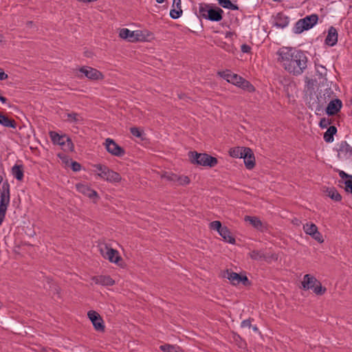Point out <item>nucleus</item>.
Listing matches in <instances>:
<instances>
[{"label": "nucleus", "instance_id": "nucleus-1", "mask_svg": "<svg viewBox=\"0 0 352 352\" xmlns=\"http://www.w3.org/2000/svg\"><path fill=\"white\" fill-rule=\"evenodd\" d=\"M278 62L290 74L301 75L307 67L308 58L306 52L289 47H283L277 52Z\"/></svg>", "mask_w": 352, "mask_h": 352}, {"label": "nucleus", "instance_id": "nucleus-2", "mask_svg": "<svg viewBox=\"0 0 352 352\" xmlns=\"http://www.w3.org/2000/svg\"><path fill=\"white\" fill-rule=\"evenodd\" d=\"M190 161L193 164L210 168L214 167L218 164V160L207 153H199L197 151H190L188 153Z\"/></svg>", "mask_w": 352, "mask_h": 352}, {"label": "nucleus", "instance_id": "nucleus-3", "mask_svg": "<svg viewBox=\"0 0 352 352\" xmlns=\"http://www.w3.org/2000/svg\"><path fill=\"white\" fill-rule=\"evenodd\" d=\"M10 201V185L8 180L3 182L2 196L0 199V226H1Z\"/></svg>", "mask_w": 352, "mask_h": 352}, {"label": "nucleus", "instance_id": "nucleus-4", "mask_svg": "<svg viewBox=\"0 0 352 352\" xmlns=\"http://www.w3.org/2000/svg\"><path fill=\"white\" fill-rule=\"evenodd\" d=\"M79 72L82 74L81 76H78V77L80 78H82L83 76L91 80H102L104 78V75L101 72L91 67H81L79 69Z\"/></svg>", "mask_w": 352, "mask_h": 352}, {"label": "nucleus", "instance_id": "nucleus-5", "mask_svg": "<svg viewBox=\"0 0 352 352\" xmlns=\"http://www.w3.org/2000/svg\"><path fill=\"white\" fill-rule=\"evenodd\" d=\"M224 277H226L230 283L234 285H237L241 283L244 286H249L251 285L250 281L245 275H241L232 270H226Z\"/></svg>", "mask_w": 352, "mask_h": 352}, {"label": "nucleus", "instance_id": "nucleus-6", "mask_svg": "<svg viewBox=\"0 0 352 352\" xmlns=\"http://www.w3.org/2000/svg\"><path fill=\"white\" fill-rule=\"evenodd\" d=\"M104 144L107 152L112 155L116 157H122L125 154L124 149L111 138H107Z\"/></svg>", "mask_w": 352, "mask_h": 352}, {"label": "nucleus", "instance_id": "nucleus-7", "mask_svg": "<svg viewBox=\"0 0 352 352\" xmlns=\"http://www.w3.org/2000/svg\"><path fill=\"white\" fill-rule=\"evenodd\" d=\"M87 316L97 331L102 332L104 331L103 320L98 312L91 310L88 311Z\"/></svg>", "mask_w": 352, "mask_h": 352}, {"label": "nucleus", "instance_id": "nucleus-8", "mask_svg": "<svg viewBox=\"0 0 352 352\" xmlns=\"http://www.w3.org/2000/svg\"><path fill=\"white\" fill-rule=\"evenodd\" d=\"M241 158L243 159L244 164L247 169L252 170L254 168L256 164L255 157L250 148L245 147Z\"/></svg>", "mask_w": 352, "mask_h": 352}, {"label": "nucleus", "instance_id": "nucleus-9", "mask_svg": "<svg viewBox=\"0 0 352 352\" xmlns=\"http://www.w3.org/2000/svg\"><path fill=\"white\" fill-rule=\"evenodd\" d=\"M223 11L222 9H221L219 7L214 6L209 8V10H208L207 14L204 15L203 14V18L211 21H216L219 22L222 20L223 19Z\"/></svg>", "mask_w": 352, "mask_h": 352}, {"label": "nucleus", "instance_id": "nucleus-10", "mask_svg": "<svg viewBox=\"0 0 352 352\" xmlns=\"http://www.w3.org/2000/svg\"><path fill=\"white\" fill-rule=\"evenodd\" d=\"M338 152V157L339 159L352 160V146H351L346 141H342L340 142Z\"/></svg>", "mask_w": 352, "mask_h": 352}, {"label": "nucleus", "instance_id": "nucleus-11", "mask_svg": "<svg viewBox=\"0 0 352 352\" xmlns=\"http://www.w3.org/2000/svg\"><path fill=\"white\" fill-rule=\"evenodd\" d=\"M342 107V102L339 98L331 100L325 109V112L329 116L337 115Z\"/></svg>", "mask_w": 352, "mask_h": 352}, {"label": "nucleus", "instance_id": "nucleus-12", "mask_svg": "<svg viewBox=\"0 0 352 352\" xmlns=\"http://www.w3.org/2000/svg\"><path fill=\"white\" fill-rule=\"evenodd\" d=\"M333 94V91L331 88H326L322 95H321V93L320 92L319 95L317 96L316 111H320L327 102L332 97Z\"/></svg>", "mask_w": 352, "mask_h": 352}, {"label": "nucleus", "instance_id": "nucleus-13", "mask_svg": "<svg viewBox=\"0 0 352 352\" xmlns=\"http://www.w3.org/2000/svg\"><path fill=\"white\" fill-rule=\"evenodd\" d=\"M101 253L104 258L108 259L111 263L118 264L119 261L122 260L117 250L111 248H109L107 246L105 247V252L101 250Z\"/></svg>", "mask_w": 352, "mask_h": 352}, {"label": "nucleus", "instance_id": "nucleus-14", "mask_svg": "<svg viewBox=\"0 0 352 352\" xmlns=\"http://www.w3.org/2000/svg\"><path fill=\"white\" fill-rule=\"evenodd\" d=\"M100 178L110 183H118L122 179V177L118 173L110 169L109 167L100 175Z\"/></svg>", "mask_w": 352, "mask_h": 352}, {"label": "nucleus", "instance_id": "nucleus-15", "mask_svg": "<svg viewBox=\"0 0 352 352\" xmlns=\"http://www.w3.org/2000/svg\"><path fill=\"white\" fill-rule=\"evenodd\" d=\"M119 36L120 38L127 40L129 42H136L140 40L138 31H131L127 28L121 29L119 32Z\"/></svg>", "mask_w": 352, "mask_h": 352}, {"label": "nucleus", "instance_id": "nucleus-16", "mask_svg": "<svg viewBox=\"0 0 352 352\" xmlns=\"http://www.w3.org/2000/svg\"><path fill=\"white\" fill-rule=\"evenodd\" d=\"M244 220L248 221L254 228L262 232L267 230V224L263 223L257 217L245 216Z\"/></svg>", "mask_w": 352, "mask_h": 352}, {"label": "nucleus", "instance_id": "nucleus-17", "mask_svg": "<svg viewBox=\"0 0 352 352\" xmlns=\"http://www.w3.org/2000/svg\"><path fill=\"white\" fill-rule=\"evenodd\" d=\"M76 188L79 192L83 194L85 196H87L91 199L94 197H98L97 192L95 190L91 188L87 184L81 183L77 184H76Z\"/></svg>", "mask_w": 352, "mask_h": 352}, {"label": "nucleus", "instance_id": "nucleus-18", "mask_svg": "<svg viewBox=\"0 0 352 352\" xmlns=\"http://www.w3.org/2000/svg\"><path fill=\"white\" fill-rule=\"evenodd\" d=\"M219 75L226 80L228 82H230L234 85H237V84L239 82V80H241V76L232 73L229 70L219 72Z\"/></svg>", "mask_w": 352, "mask_h": 352}, {"label": "nucleus", "instance_id": "nucleus-19", "mask_svg": "<svg viewBox=\"0 0 352 352\" xmlns=\"http://www.w3.org/2000/svg\"><path fill=\"white\" fill-rule=\"evenodd\" d=\"M338 42V32L333 27L331 26L328 30V34L325 38L324 43L326 45L333 47Z\"/></svg>", "mask_w": 352, "mask_h": 352}, {"label": "nucleus", "instance_id": "nucleus-20", "mask_svg": "<svg viewBox=\"0 0 352 352\" xmlns=\"http://www.w3.org/2000/svg\"><path fill=\"white\" fill-rule=\"evenodd\" d=\"M91 280L96 284L103 286H112L115 284V280L110 276H95L91 278Z\"/></svg>", "mask_w": 352, "mask_h": 352}, {"label": "nucleus", "instance_id": "nucleus-21", "mask_svg": "<svg viewBox=\"0 0 352 352\" xmlns=\"http://www.w3.org/2000/svg\"><path fill=\"white\" fill-rule=\"evenodd\" d=\"M318 283V280L311 274H305L302 281V288L305 290L312 289Z\"/></svg>", "mask_w": 352, "mask_h": 352}, {"label": "nucleus", "instance_id": "nucleus-22", "mask_svg": "<svg viewBox=\"0 0 352 352\" xmlns=\"http://www.w3.org/2000/svg\"><path fill=\"white\" fill-rule=\"evenodd\" d=\"M49 135L54 144L60 146L65 145L66 134L60 135L57 132L52 131L49 132Z\"/></svg>", "mask_w": 352, "mask_h": 352}, {"label": "nucleus", "instance_id": "nucleus-23", "mask_svg": "<svg viewBox=\"0 0 352 352\" xmlns=\"http://www.w3.org/2000/svg\"><path fill=\"white\" fill-rule=\"evenodd\" d=\"M289 23V18L283 12H278L275 17V25L280 28H286Z\"/></svg>", "mask_w": 352, "mask_h": 352}, {"label": "nucleus", "instance_id": "nucleus-24", "mask_svg": "<svg viewBox=\"0 0 352 352\" xmlns=\"http://www.w3.org/2000/svg\"><path fill=\"white\" fill-rule=\"evenodd\" d=\"M12 175L18 181H22L24 177V168L23 164H15L12 166Z\"/></svg>", "mask_w": 352, "mask_h": 352}, {"label": "nucleus", "instance_id": "nucleus-25", "mask_svg": "<svg viewBox=\"0 0 352 352\" xmlns=\"http://www.w3.org/2000/svg\"><path fill=\"white\" fill-rule=\"evenodd\" d=\"M0 124L14 129L17 126L16 122L14 119L9 118L1 112H0Z\"/></svg>", "mask_w": 352, "mask_h": 352}, {"label": "nucleus", "instance_id": "nucleus-26", "mask_svg": "<svg viewBox=\"0 0 352 352\" xmlns=\"http://www.w3.org/2000/svg\"><path fill=\"white\" fill-rule=\"evenodd\" d=\"M219 234L225 241L230 244H234L236 243L234 237L232 236L228 227L223 226V228L219 231Z\"/></svg>", "mask_w": 352, "mask_h": 352}, {"label": "nucleus", "instance_id": "nucleus-27", "mask_svg": "<svg viewBox=\"0 0 352 352\" xmlns=\"http://www.w3.org/2000/svg\"><path fill=\"white\" fill-rule=\"evenodd\" d=\"M309 30H310V28L307 25L302 19H300L295 23V25L293 28V32L296 34H299L304 31Z\"/></svg>", "mask_w": 352, "mask_h": 352}, {"label": "nucleus", "instance_id": "nucleus-28", "mask_svg": "<svg viewBox=\"0 0 352 352\" xmlns=\"http://www.w3.org/2000/svg\"><path fill=\"white\" fill-rule=\"evenodd\" d=\"M65 116L67 117L66 121L70 123L82 124L84 120L83 118L76 112L67 113Z\"/></svg>", "mask_w": 352, "mask_h": 352}, {"label": "nucleus", "instance_id": "nucleus-29", "mask_svg": "<svg viewBox=\"0 0 352 352\" xmlns=\"http://www.w3.org/2000/svg\"><path fill=\"white\" fill-rule=\"evenodd\" d=\"M337 128L335 126H329L327 131L323 135L324 141L327 143L332 142L334 140L333 135L337 133Z\"/></svg>", "mask_w": 352, "mask_h": 352}, {"label": "nucleus", "instance_id": "nucleus-30", "mask_svg": "<svg viewBox=\"0 0 352 352\" xmlns=\"http://www.w3.org/2000/svg\"><path fill=\"white\" fill-rule=\"evenodd\" d=\"M326 192L327 195L335 201H340L342 200V195L335 187L327 188Z\"/></svg>", "mask_w": 352, "mask_h": 352}, {"label": "nucleus", "instance_id": "nucleus-31", "mask_svg": "<svg viewBox=\"0 0 352 352\" xmlns=\"http://www.w3.org/2000/svg\"><path fill=\"white\" fill-rule=\"evenodd\" d=\"M236 86L241 87L243 90L248 91L250 93H252L255 91L254 85L243 77L241 78V80H239V82Z\"/></svg>", "mask_w": 352, "mask_h": 352}, {"label": "nucleus", "instance_id": "nucleus-32", "mask_svg": "<svg viewBox=\"0 0 352 352\" xmlns=\"http://www.w3.org/2000/svg\"><path fill=\"white\" fill-rule=\"evenodd\" d=\"M302 19L311 29L318 23L319 17L318 14H312L311 15L306 16L302 18Z\"/></svg>", "mask_w": 352, "mask_h": 352}, {"label": "nucleus", "instance_id": "nucleus-33", "mask_svg": "<svg viewBox=\"0 0 352 352\" xmlns=\"http://www.w3.org/2000/svg\"><path fill=\"white\" fill-rule=\"evenodd\" d=\"M219 4L226 9H229L231 10H239V6L236 4H234L231 2L230 0H218Z\"/></svg>", "mask_w": 352, "mask_h": 352}, {"label": "nucleus", "instance_id": "nucleus-34", "mask_svg": "<svg viewBox=\"0 0 352 352\" xmlns=\"http://www.w3.org/2000/svg\"><path fill=\"white\" fill-rule=\"evenodd\" d=\"M245 147L236 146L231 148L229 151V155L234 158H241Z\"/></svg>", "mask_w": 352, "mask_h": 352}, {"label": "nucleus", "instance_id": "nucleus-35", "mask_svg": "<svg viewBox=\"0 0 352 352\" xmlns=\"http://www.w3.org/2000/svg\"><path fill=\"white\" fill-rule=\"evenodd\" d=\"M179 346L169 344H165L160 346V350L163 352H179Z\"/></svg>", "mask_w": 352, "mask_h": 352}, {"label": "nucleus", "instance_id": "nucleus-36", "mask_svg": "<svg viewBox=\"0 0 352 352\" xmlns=\"http://www.w3.org/2000/svg\"><path fill=\"white\" fill-rule=\"evenodd\" d=\"M318 227L313 223H307L303 226V230L307 234L311 236L317 230Z\"/></svg>", "mask_w": 352, "mask_h": 352}, {"label": "nucleus", "instance_id": "nucleus-37", "mask_svg": "<svg viewBox=\"0 0 352 352\" xmlns=\"http://www.w3.org/2000/svg\"><path fill=\"white\" fill-rule=\"evenodd\" d=\"M131 133L138 138H140L142 140L145 139V133L143 131L140 130L139 128L133 126L130 128Z\"/></svg>", "mask_w": 352, "mask_h": 352}, {"label": "nucleus", "instance_id": "nucleus-38", "mask_svg": "<svg viewBox=\"0 0 352 352\" xmlns=\"http://www.w3.org/2000/svg\"><path fill=\"white\" fill-rule=\"evenodd\" d=\"M250 256L252 259L256 261H261L265 258V256L261 251L253 250L250 253Z\"/></svg>", "mask_w": 352, "mask_h": 352}, {"label": "nucleus", "instance_id": "nucleus-39", "mask_svg": "<svg viewBox=\"0 0 352 352\" xmlns=\"http://www.w3.org/2000/svg\"><path fill=\"white\" fill-rule=\"evenodd\" d=\"M311 289H313L314 292L317 295H322L327 290L326 287L322 286L319 280H318V283Z\"/></svg>", "mask_w": 352, "mask_h": 352}, {"label": "nucleus", "instance_id": "nucleus-40", "mask_svg": "<svg viewBox=\"0 0 352 352\" xmlns=\"http://www.w3.org/2000/svg\"><path fill=\"white\" fill-rule=\"evenodd\" d=\"M93 167L96 169L95 171H98L97 173L98 176L100 177V175L103 174V172L107 169L108 167L107 166L102 164H94Z\"/></svg>", "mask_w": 352, "mask_h": 352}, {"label": "nucleus", "instance_id": "nucleus-41", "mask_svg": "<svg viewBox=\"0 0 352 352\" xmlns=\"http://www.w3.org/2000/svg\"><path fill=\"white\" fill-rule=\"evenodd\" d=\"M316 72L320 77H325L327 76V70L325 67L322 65L316 64Z\"/></svg>", "mask_w": 352, "mask_h": 352}, {"label": "nucleus", "instance_id": "nucleus-42", "mask_svg": "<svg viewBox=\"0 0 352 352\" xmlns=\"http://www.w3.org/2000/svg\"><path fill=\"white\" fill-rule=\"evenodd\" d=\"M223 228V226L219 221H214L210 223V228L217 231L218 233Z\"/></svg>", "mask_w": 352, "mask_h": 352}, {"label": "nucleus", "instance_id": "nucleus-43", "mask_svg": "<svg viewBox=\"0 0 352 352\" xmlns=\"http://www.w3.org/2000/svg\"><path fill=\"white\" fill-rule=\"evenodd\" d=\"M182 9H175L173 8L170 11V16L173 19H177L179 18L182 14Z\"/></svg>", "mask_w": 352, "mask_h": 352}, {"label": "nucleus", "instance_id": "nucleus-44", "mask_svg": "<svg viewBox=\"0 0 352 352\" xmlns=\"http://www.w3.org/2000/svg\"><path fill=\"white\" fill-rule=\"evenodd\" d=\"M65 145H63V146H65V149H67L70 151H73L74 149V144L72 142V139L66 135V139H65Z\"/></svg>", "mask_w": 352, "mask_h": 352}, {"label": "nucleus", "instance_id": "nucleus-45", "mask_svg": "<svg viewBox=\"0 0 352 352\" xmlns=\"http://www.w3.org/2000/svg\"><path fill=\"white\" fill-rule=\"evenodd\" d=\"M210 8V6L206 3H200L199 4V12L201 17H203V14L204 15L207 14L208 10H209V8Z\"/></svg>", "mask_w": 352, "mask_h": 352}, {"label": "nucleus", "instance_id": "nucleus-46", "mask_svg": "<svg viewBox=\"0 0 352 352\" xmlns=\"http://www.w3.org/2000/svg\"><path fill=\"white\" fill-rule=\"evenodd\" d=\"M190 179L188 176H184V175L179 176L178 175L177 183L179 185H182V186L188 185L190 184Z\"/></svg>", "mask_w": 352, "mask_h": 352}, {"label": "nucleus", "instance_id": "nucleus-47", "mask_svg": "<svg viewBox=\"0 0 352 352\" xmlns=\"http://www.w3.org/2000/svg\"><path fill=\"white\" fill-rule=\"evenodd\" d=\"M314 239H315L316 241H318L320 243H322L324 242V239L322 237V234L318 231V229L314 232V234L311 236Z\"/></svg>", "mask_w": 352, "mask_h": 352}, {"label": "nucleus", "instance_id": "nucleus-48", "mask_svg": "<svg viewBox=\"0 0 352 352\" xmlns=\"http://www.w3.org/2000/svg\"><path fill=\"white\" fill-rule=\"evenodd\" d=\"M332 122L331 119L323 118L320 120L319 126L322 129H326L331 124Z\"/></svg>", "mask_w": 352, "mask_h": 352}, {"label": "nucleus", "instance_id": "nucleus-49", "mask_svg": "<svg viewBox=\"0 0 352 352\" xmlns=\"http://www.w3.org/2000/svg\"><path fill=\"white\" fill-rule=\"evenodd\" d=\"M163 177L166 179L168 181L173 182L174 183H177L178 175L177 174L170 173L168 175H163Z\"/></svg>", "mask_w": 352, "mask_h": 352}, {"label": "nucleus", "instance_id": "nucleus-50", "mask_svg": "<svg viewBox=\"0 0 352 352\" xmlns=\"http://www.w3.org/2000/svg\"><path fill=\"white\" fill-rule=\"evenodd\" d=\"M339 176L342 179L345 180L351 179L352 178V175H349L346 173H345L343 170H338Z\"/></svg>", "mask_w": 352, "mask_h": 352}, {"label": "nucleus", "instance_id": "nucleus-51", "mask_svg": "<svg viewBox=\"0 0 352 352\" xmlns=\"http://www.w3.org/2000/svg\"><path fill=\"white\" fill-rule=\"evenodd\" d=\"M254 319L253 318H249L248 319H246V320H244L241 322V327L242 328H245V327H248V328H251L252 327V321H253Z\"/></svg>", "mask_w": 352, "mask_h": 352}, {"label": "nucleus", "instance_id": "nucleus-52", "mask_svg": "<svg viewBox=\"0 0 352 352\" xmlns=\"http://www.w3.org/2000/svg\"><path fill=\"white\" fill-rule=\"evenodd\" d=\"M71 168L74 172H78L81 169V165L80 163L76 162V161H72L71 163Z\"/></svg>", "mask_w": 352, "mask_h": 352}, {"label": "nucleus", "instance_id": "nucleus-53", "mask_svg": "<svg viewBox=\"0 0 352 352\" xmlns=\"http://www.w3.org/2000/svg\"><path fill=\"white\" fill-rule=\"evenodd\" d=\"M242 52L249 54L251 52V47L247 44H243L241 47Z\"/></svg>", "mask_w": 352, "mask_h": 352}, {"label": "nucleus", "instance_id": "nucleus-54", "mask_svg": "<svg viewBox=\"0 0 352 352\" xmlns=\"http://www.w3.org/2000/svg\"><path fill=\"white\" fill-rule=\"evenodd\" d=\"M176 7L175 9H182V6H181V0H173V7Z\"/></svg>", "mask_w": 352, "mask_h": 352}, {"label": "nucleus", "instance_id": "nucleus-55", "mask_svg": "<svg viewBox=\"0 0 352 352\" xmlns=\"http://www.w3.org/2000/svg\"><path fill=\"white\" fill-rule=\"evenodd\" d=\"M8 78V74L4 72L3 69L0 68V80H6Z\"/></svg>", "mask_w": 352, "mask_h": 352}, {"label": "nucleus", "instance_id": "nucleus-56", "mask_svg": "<svg viewBox=\"0 0 352 352\" xmlns=\"http://www.w3.org/2000/svg\"><path fill=\"white\" fill-rule=\"evenodd\" d=\"M222 47L226 51H227L228 52H232V50H233V46L232 45H228V44H226V43H224L223 45L222 46Z\"/></svg>", "mask_w": 352, "mask_h": 352}, {"label": "nucleus", "instance_id": "nucleus-57", "mask_svg": "<svg viewBox=\"0 0 352 352\" xmlns=\"http://www.w3.org/2000/svg\"><path fill=\"white\" fill-rule=\"evenodd\" d=\"M52 287L54 289V294H56L57 295L59 296L60 293V288L56 285H54Z\"/></svg>", "mask_w": 352, "mask_h": 352}, {"label": "nucleus", "instance_id": "nucleus-58", "mask_svg": "<svg viewBox=\"0 0 352 352\" xmlns=\"http://www.w3.org/2000/svg\"><path fill=\"white\" fill-rule=\"evenodd\" d=\"M233 338L236 342L241 341V337L236 333H233Z\"/></svg>", "mask_w": 352, "mask_h": 352}, {"label": "nucleus", "instance_id": "nucleus-59", "mask_svg": "<svg viewBox=\"0 0 352 352\" xmlns=\"http://www.w3.org/2000/svg\"><path fill=\"white\" fill-rule=\"evenodd\" d=\"M7 100H8V99H7L6 97H4V96H3L0 95V101H1L2 103H6V102H7Z\"/></svg>", "mask_w": 352, "mask_h": 352}, {"label": "nucleus", "instance_id": "nucleus-60", "mask_svg": "<svg viewBox=\"0 0 352 352\" xmlns=\"http://www.w3.org/2000/svg\"><path fill=\"white\" fill-rule=\"evenodd\" d=\"M78 1L84 2V3H91L96 1L97 0H78Z\"/></svg>", "mask_w": 352, "mask_h": 352}, {"label": "nucleus", "instance_id": "nucleus-61", "mask_svg": "<svg viewBox=\"0 0 352 352\" xmlns=\"http://www.w3.org/2000/svg\"><path fill=\"white\" fill-rule=\"evenodd\" d=\"M252 327V330L255 332L258 331V328L256 327V326H253Z\"/></svg>", "mask_w": 352, "mask_h": 352}, {"label": "nucleus", "instance_id": "nucleus-62", "mask_svg": "<svg viewBox=\"0 0 352 352\" xmlns=\"http://www.w3.org/2000/svg\"><path fill=\"white\" fill-rule=\"evenodd\" d=\"M165 0H156V2L158 3H162L164 2Z\"/></svg>", "mask_w": 352, "mask_h": 352}, {"label": "nucleus", "instance_id": "nucleus-63", "mask_svg": "<svg viewBox=\"0 0 352 352\" xmlns=\"http://www.w3.org/2000/svg\"><path fill=\"white\" fill-rule=\"evenodd\" d=\"M179 352H184V351L181 348H179Z\"/></svg>", "mask_w": 352, "mask_h": 352}, {"label": "nucleus", "instance_id": "nucleus-64", "mask_svg": "<svg viewBox=\"0 0 352 352\" xmlns=\"http://www.w3.org/2000/svg\"><path fill=\"white\" fill-rule=\"evenodd\" d=\"M28 23L29 25H31V24L32 23V21H28Z\"/></svg>", "mask_w": 352, "mask_h": 352}]
</instances>
